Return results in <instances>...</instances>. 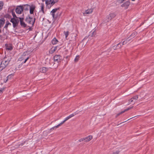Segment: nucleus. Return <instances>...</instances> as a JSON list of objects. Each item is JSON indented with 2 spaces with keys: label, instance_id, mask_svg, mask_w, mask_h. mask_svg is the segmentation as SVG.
Wrapping results in <instances>:
<instances>
[{
  "label": "nucleus",
  "instance_id": "obj_1",
  "mask_svg": "<svg viewBox=\"0 0 154 154\" xmlns=\"http://www.w3.org/2000/svg\"><path fill=\"white\" fill-rule=\"evenodd\" d=\"M10 61L5 59L2 61L0 65V72L2 71L8 65Z\"/></svg>",
  "mask_w": 154,
  "mask_h": 154
},
{
  "label": "nucleus",
  "instance_id": "obj_2",
  "mask_svg": "<svg viewBox=\"0 0 154 154\" xmlns=\"http://www.w3.org/2000/svg\"><path fill=\"white\" fill-rule=\"evenodd\" d=\"M35 18L34 19L32 17H31L29 15H28L25 18V21L26 22L29 24H32L33 25L35 21Z\"/></svg>",
  "mask_w": 154,
  "mask_h": 154
},
{
  "label": "nucleus",
  "instance_id": "obj_3",
  "mask_svg": "<svg viewBox=\"0 0 154 154\" xmlns=\"http://www.w3.org/2000/svg\"><path fill=\"white\" fill-rule=\"evenodd\" d=\"M19 21L18 18H12L11 19L10 22L12 23L13 27L14 28L18 26Z\"/></svg>",
  "mask_w": 154,
  "mask_h": 154
},
{
  "label": "nucleus",
  "instance_id": "obj_4",
  "mask_svg": "<svg viewBox=\"0 0 154 154\" xmlns=\"http://www.w3.org/2000/svg\"><path fill=\"white\" fill-rule=\"evenodd\" d=\"M53 58L55 63H59L61 62L62 57L60 55H56Z\"/></svg>",
  "mask_w": 154,
  "mask_h": 154
},
{
  "label": "nucleus",
  "instance_id": "obj_5",
  "mask_svg": "<svg viewBox=\"0 0 154 154\" xmlns=\"http://www.w3.org/2000/svg\"><path fill=\"white\" fill-rule=\"evenodd\" d=\"M54 4L51 0H47L46 1V7L50 9Z\"/></svg>",
  "mask_w": 154,
  "mask_h": 154
},
{
  "label": "nucleus",
  "instance_id": "obj_6",
  "mask_svg": "<svg viewBox=\"0 0 154 154\" xmlns=\"http://www.w3.org/2000/svg\"><path fill=\"white\" fill-rule=\"evenodd\" d=\"M22 5L17 6L15 9V11L17 14H20L23 11V8Z\"/></svg>",
  "mask_w": 154,
  "mask_h": 154
},
{
  "label": "nucleus",
  "instance_id": "obj_7",
  "mask_svg": "<svg viewBox=\"0 0 154 154\" xmlns=\"http://www.w3.org/2000/svg\"><path fill=\"white\" fill-rule=\"evenodd\" d=\"M18 19H20V24L21 26L23 28H25L26 26V24L24 22V18L19 17Z\"/></svg>",
  "mask_w": 154,
  "mask_h": 154
},
{
  "label": "nucleus",
  "instance_id": "obj_8",
  "mask_svg": "<svg viewBox=\"0 0 154 154\" xmlns=\"http://www.w3.org/2000/svg\"><path fill=\"white\" fill-rule=\"evenodd\" d=\"M77 36V35L76 34L74 33L71 34V37L70 41L73 42H75L76 41V38Z\"/></svg>",
  "mask_w": 154,
  "mask_h": 154
},
{
  "label": "nucleus",
  "instance_id": "obj_9",
  "mask_svg": "<svg viewBox=\"0 0 154 154\" xmlns=\"http://www.w3.org/2000/svg\"><path fill=\"white\" fill-rule=\"evenodd\" d=\"M60 9V8H56L53 9L51 12V14L52 15V16L53 18H56V17L55 16V13L57 11L59 10Z\"/></svg>",
  "mask_w": 154,
  "mask_h": 154
},
{
  "label": "nucleus",
  "instance_id": "obj_10",
  "mask_svg": "<svg viewBox=\"0 0 154 154\" xmlns=\"http://www.w3.org/2000/svg\"><path fill=\"white\" fill-rule=\"evenodd\" d=\"M130 4V2L129 1H127L125 3L122 4L121 5V7H124L125 9H127L129 5Z\"/></svg>",
  "mask_w": 154,
  "mask_h": 154
},
{
  "label": "nucleus",
  "instance_id": "obj_11",
  "mask_svg": "<svg viewBox=\"0 0 154 154\" xmlns=\"http://www.w3.org/2000/svg\"><path fill=\"white\" fill-rule=\"evenodd\" d=\"M116 15L115 13H111L107 16V17L108 20H111L112 19L115 17Z\"/></svg>",
  "mask_w": 154,
  "mask_h": 154
},
{
  "label": "nucleus",
  "instance_id": "obj_12",
  "mask_svg": "<svg viewBox=\"0 0 154 154\" xmlns=\"http://www.w3.org/2000/svg\"><path fill=\"white\" fill-rule=\"evenodd\" d=\"M36 7L34 5H32L30 6V13L31 14H33L34 11L35 10Z\"/></svg>",
  "mask_w": 154,
  "mask_h": 154
},
{
  "label": "nucleus",
  "instance_id": "obj_13",
  "mask_svg": "<svg viewBox=\"0 0 154 154\" xmlns=\"http://www.w3.org/2000/svg\"><path fill=\"white\" fill-rule=\"evenodd\" d=\"M133 107V106L129 107L128 108L126 109H125L124 111H122L121 112L117 114L116 115V117L117 118V117H118L120 115H121V114H122V113H124V112H125L127 111H128L130 109H132Z\"/></svg>",
  "mask_w": 154,
  "mask_h": 154
},
{
  "label": "nucleus",
  "instance_id": "obj_14",
  "mask_svg": "<svg viewBox=\"0 0 154 154\" xmlns=\"http://www.w3.org/2000/svg\"><path fill=\"white\" fill-rule=\"evenodd\" d=\"M84 142H87L90 141L93 138V136L91 135L88 136L87 137H84Z\"/></svg>",
  "mask_w": 154,
  "mask_h": 154
},
{
  "label": "nucleus",
  "instance_id": "obj_15",
  "mask_svg": "<svg viewBox=\"0 0 154 154\" xmlns=\"http://www.w3.org/2000/svg\"><path fill=\"white\" fill-rule=\"evenodd\" d=\"M30 6V5L27 4L22 5V6L23 8V10H25V11H28L29 9Z\"/></svg>",
  "mask_w": 154,
  "mask_h": 154
},
{
  "label": "nucleus",
  "instance_id": "obj_16",
  "mask_svg": "<svg viewBox=\"0 0 154 154\" xmlns=\"http://www.w3.org/2000/svg\"><path fill=\"white\" fill-rule=\"evenodd\" d=\"M41 10L39 11V12H42L43 14H45V12L44 10V9L45 8L44 4L43 3H41Z\"/></svg>",
  "mask_w": 154,
  "mask_h": 154
},
{
  "label": "nucleus",
  "instance_id": "obj_17",
  "mask_svg": "<svg viewBox=\"0 0 154 154\" xmlns=\"http://www.w3.org/2000/svg\"><path fill=\"white\" fill-rule=\"evenodd\" d=\"M75 116V114H72L69 116H67L65 119L64 120H63L62 122H61L62 124H63L68 119L71 118V117L74 116Z\"/></svg>",
  "mask_w": 154,
  "mask_h": 154
},
{
  "label": "nucleus",
  "instance_id": "obj_18",
  "mask_svg": "<svg viewBox=\"0 0 154 154\" xmlns=\"http://www.w3.org/2000/svg\"><path fill=\"white\" fill-rule=\"evenodd\" d=\"M75 116V114H72L69 116H67L65 119L64 120H63L62 122H61L62 124H63L68 119L71 118V117L74 116Z\"/></svg>",
  "mask_w": 154,
  "mask_h": 154
},
{
  "label": "nucleus",
  "instance_id": "obj_19",
  "mask_svg": "<svg viewBox=\"0 0 154 154\" xmlns=\"http://www.w3.org/2000/svg\"><path fill=\"white\" fill-rule=\"evenodd\" d=\"M5 20L4 18H2L0 19V28H2L5 23Z\"/></svg>",
  "mask_w": 154,
  "mask_h": 154
},
{
  "label": "nucleus",
  "instance_id": "obj_20",
  "mask_svg": "<svg viewBox=\"0 0 154 154\" xmlns=\"http://www.w3.org/2000/svg\"><path fill=\"white\" fill-rule=\"evenodd\" d=\"M138 95H136V96H135L131 98L130 100L129 101L130 102V103H134V102L133 101V100H134L135 101H136L138 99Z\"/></svg>",
  "mask_w": 154,
  "mask_h": 154
},
{
  "label": "nucleus",
  "instance_id": "obj_21",
  "mask_svg": "<svg viewBox=\"0 0 154 154\" xmlns=\"http://www.w3.org/2000/svg\"><path fill=\"white\" fill-rule=\"evenodd\" d=\"M57 47H52L49 51L50 53L52 54L54 52L57 50Z\"/></svg>",
  "mask_w": 154,
  "mask_h": 154
},
{
  "label": "nucleus",
  "instance_id": "obj_22",
  "mask_svg": "<svg viewBox=\"0 0 154 154\" xmlns=\"http://www.w3.org/2000/svg\"><path fill=\"white\" fill-rule=\"evenodd\" d=\"M132 39V38L129 37L128 38H127L125 40L123 41V44H127L128 43L130 42Z\"/></svg>",
  "mask_w": 154,
  "mask_h": 154
},
{
  "label": "nucleus",
  "instance_id": "obj_23",
  "mask_svg": "<svg viewBox=\"0 0 154 154\" xmlns=\"http://www.w3.org/2000/svg\"><path fill=\"white\" fill-rule=\"evenodd\" d=\"M137 34V32H133L130 36V37L132 38V39L134 38Z\"/></svg>",
  "mask_w": 154,
  "mask_h": 154
},
{
  "label": "nucleus",
  "instance_id": "obj_24",
  "mask_svg": "<svg viewBox=\"0 0 154 154\" xmlns=\"http://www.w3.org/2000/svg\"><path fill=\"white\" fill-rule=\"evenodd\" d=\"M58 42L57 40L55 38H54L52 40V43L53 45L56 44Z\"/></svg>",
  "mask_w": 154,
  "mask_h": 154
},
{
  "label": "nucleus",
  "instance_id": "obj_25",
  "mask_svg": "<svg viewBox=\"0 0 154 154\" xmlns=\"http://www.w3.org/2000/svg\"><path fill=\"white\" fill-rule=\"evenodd\" d=\"M62 124L61 122L58 125H57L54 126L50 129V130L52 131L55 128H58L60 126H61Z\"/></svg>",
  "mask_w": 154,
  "mask_h": 154
},
{
  "label": "nucleus",
  "instance_id": "obj_26",
  "mask_svg": "<svg viewBox=\"0 0 154 154\" xmlns=\"http://www.w3.org/2000/svg\"><path fill=\"white\" fill-rule=\"evenodd\" d=\"M93 10L92 9H88L85 11V14H90L92 12Z\"/></svg>",
  "mask_w": 154,
  "mask_h": 154
},
{
  "label": "nucleus",
  "instance_id": "obj_27",
  "mask_svg": "<svg viewBox=\"0 0 154 154\" xmlns=\"http://www.w3.org/2000/svg\"><path fill=\"white\" fill-rule=\"evenodd\" d=\"M12 15L13 16V18H18L19 17H18L15 14V13L14 11V10H12L11 11Z\"/></svg>",
  "mask_w": 154,
  "mask_h": 154
},
{
  "label": "nucleus",
  "instance_id": "obj_28",
  "mask_svg": "<svg viewBox=\"0 0 154 154\" xmlns=\"http://www.w3.org/2000/svg\"><path fill=\"white\" fill-rule=\"evenodd\" d=\"M48 68L46 67H43L42 68V71L43 73L46 72L48 70Z\"/></svg>",
  "mask_w": 154,
  "mask_h": 154
},
{
  "label": "nucleus",
  "instance_id": "obj_29",
  "mask_svg": "<svg viewBox=\"0 0 154 154\" xmlns=\"http://www.w3.org/2000/svg\"><path fill=\"white\" fill-rule=\"evenodd\" d=\"M11 24L8 21H7L6 22V23L4 27V28L7 29L8 28V25H11Z\"/></svg>",
  "mask_w": 154,
  "mask_h": 154
},
{
  "label": "nucleus",
  "instance_id": "obj_30",
  "mask_svg": "<svg viewBox=\"0 0 154 154\" xmlns=\"http://www.w3.org/2000/svg\"><path fill=\"white\" fill-rule=\"evenodd\" d=\"M119 44H117L113 47V48L114 50H116L120 48V46H119Z\"/></svg>",
  "mask_w": 154,
  "mask_h": 154
},
{
  "label": "nucleus",
  "instance_id": "obj_31",
  "mask_svg": "<svg viewBox=\"0 0 154 154\" xmlns=\"http://www.w3.org/2000/svg\"><path fill=\"white\" fill-rule=\"evenodd\" d=\"M11 76H13V75L11 74V75H8V76H7V79H5V80H4V82H5L6 83L7 81L8 80V79H11Z\"/></svg>",
  "mask_w": 154,
  "mask_h": 154
},
{
  "label": "nucleus",
  "instance_id": "obj_32",
  "mask_svg": "<svg viewBox=\"0 0 154 154\" xmlns=\"http://www.w3.org/2000/svg\"><path fill=\"white\" fill-rule=\"evenodd\" d=\"M4 17L6 18H8V19L11 18V16L9 14H6L4 16Z\"/></svg>",
  "mask_w": 154,
  "mask_h": 154
},
{
  "label": "nucleus",
  "instance_id": "obj_33",
  "mask_svg": "<svg viewBox=\"0 0 154 154\" xmlns=\"http://www.w3.org/2000/svg\"><path fill=\"white\" fill-rule=\"evenodd\" d=\"M64 33L65 35V38H67L68 35L69 34V32L68 31L66 32L64 31Z\"/></svg>",
  "mask_w": 154,
  "mask_h": 154
},
{
  "label": "nucleus",
  "instance_id": "obj_34",
  "mask_svg": "<svg viewBox=\"0 0 154 154\" xmlns=\"http://www.w3.org/2000/svg\"><path fill=\"white\" fill-rule=\"evenodd\" d=\"M4 4L2 1H0V11L2 9Z\"/></svg>",
  "mask_w": 154,
  "mask_h": 154
},
{
  "label": "nucleus",
  "instance_id": "obj_35",
  "mask_svg": "<svg viewBox=\"0 0 154 154\" xmlns=\"http://www.w3.org/2000/svg\"><path fill=\"white\" fill-rule=\"evenodd\" d=\"M79 58V55L77 56L74 59V61L75 62H77Z\"/></svg>",
  "mask_w": 154,
  "mask_h": 154
},
{
  "label": "nucleus",
  "instance_id": "obj_36",
  "mask_svg": "<svg viewBox=\"0 0 154 154\" xmlns=\"http://www.w3.org/2000/svg\"><path fill=\"white\" fill-rule=\"evenodd\" d=\"M117 2L120 4L124 2V0H117Z\"/></svg>",
  "mask_w": 154,
  "mask_h": 154
},
{
  "label": "nucleus",
  "instance_id": "obj_37",
  "mask_svg": "<svg viewBox=\"0 0 154 154\" xmlns=\"http://www.w3.org/2000/svg\"><path fill=\"white\" fill-rule=\"evenodd\" d=\"M118 44H119V46H120V48L122 46V45H123L124 44H123V42H120L119 43H118Z\"/></svg>",
  "mask_w": 154,
  "mask_h": 154
},
{
  "label": "nucleus",
  "instance_id": "obj_38",
  "mask_svg": "<svg viewBox=\"0 0 154 154\" xmlns=\"http://www.w3.org/2000/svg\"><path fill=\"white\" fill-rule=\"evenodd\" d=\"M85 139L84 138H81L80 139H79L78 140V141L79 142L84 141Z\"/></svg>",
  "mask_w": 154,
  "mask_h": 154
},
{
  "label": "nucleus",
  "instance_id": "obj_39",
  "mask_svg": "<svg viewBox=\"0 0 154 154\" xmlns=\"http://www.w3.org/2000/svg\"><path fill=\"white\" fill-rule=\"evenodd\" d=\"M96 34V32L95 31H94L92 33V35H91V36H95Z\"/></svg>",
  "mask_w": 154,
  "mask_h": 154
},
{
  "label": "nucleus",
  "instance_id": "obj_40",
  "mask_svg": "<svg viewBox=\"0 0 154 154\" xmlns=\"http://www.w3.org/2000/svg\"><path fill=\"white\" fill-rule=\"evenodd\" d=\"M51 1L54 2V4L57 3L58 1V0H51Z\"/></svg>",
  "mask_w": 154,
  "mask_h": 154
},
{
  "label": "nucleus",
  "instance_id": "obj_41",
  "mask_svg": "<svg viewBox=\"0 0 154 154\" xmlns=\"http://www.w3.org/2000/svg\"><path fill=\"white\" fill-rule=\"evenodd\" d=\"M119 153V151H116L115 152H114L112 154H118Z\"/></svg>",
  "mask_w": 154,
  "mask_h": 154
},
{
  "label": "nucleus",
  "instance_id": "obj_42",
  "mask_svg": "<svg viewBox=\"0 0 154 154\" xmlns=\"http://www.w3.org/2000/svg\"><path fill=\"white\" fill-rule=\"evenodd\" d=\"M29 57H27L24 60L23 63H25L26 61L27 60L29 59Z\"/></svg>",
  "mask_w": 154,
  "mask_h": 154
},
{
  "label": "nucleus",
  "instance_id": "obj_43",
  "mask_svg": "<svg viewBox=\"0 0 154 154\" xmlns=\"http://www.w3.org/2000/svg\"><path fill=\"white\" fill-rule=\"evenodd\" d=\"M4 89L1 88L0 89V93L1 92L2 93V91L4 90Z\"/></svg>",
  "mask_w": 154,
  "mask_h": 154
},
{
  "label": "nucleus",
  "instance_id": "obj_44",
  "mask_svg": "<svg viewBox=\"0 0 154 154\" xmlns=\"http://www.w3.org/2000/svg\"><path fill=\"white\" fill-rule=\"evenodd\" d=\"M136 116H135V117H136ZM135 117V116H134V117H132V118H130V119H128L127 121H128V120H130V119H132V118H134V117Z\"/></svg>",
  "mask_w": 154,
  "mask_h": 154
},
{
  "label": "nucleus",
  "instance_id": "obj_45",
  "mask_svg": "<svg viewBox=\"0 0 154 154\" xmlns=\"http://www.w3.org/2000/svg\"><path fill=\"white\" fill-rule=\"evenodd\" d=\"M42 2H44L45 1L46 2V0H42Z\"/></svg>",
  "mask_w": 154,
  "mask_h": 154
},
{
  "label": "nucleus",
  "instance_id": "obj_46",
  "mask_svg": "<svg viewBox=\"0 0 154 154\" xmlns=\"http://www.w3.org/2000/svg\"><path fill=\"white\" fill-rule=\"evenodd\" d=\"M127 121H125V122H122V123H120V124H122V123H124V122H126Z\"/></svg>",
  "mask_w": 154,
  "mask_h": 154
},
{
  "label": "nucleus",
  "instance_id": "obj_47",
  "mask_svg": "<svg viewBox=\"0 0 154 154\" xmlns=\"http://www.w3.org/2000/svg\"><path fill=\"white\" fill-rule=\"evenodd\" d=\"M29 29L30 30H31V28L30 27H29Z\"/></svg>",
  "mask_w": 154,
  "mask_h": 154
},
{
  "label": "nucleus",
  "instance_id": "obj_48",
  "mask_svg": "<svg viewBox=\"0 0 154 154\" xmlns=\"http://www.w3.org/2000/svg\"><path fill=\"white\" fill-rule=\"evenodd\" d=\"M1 29H0V33H1Z\"/></svg>",
  "mask_w": 154,
  "mask_h": 154
},
{
  "label": "nucleus",
  "instance_id": "obj_49",
  "mask_svg": "<svg viewBox=\"0 0 154 154\" xmlns=\"http://www.w3.org/2000/svg\"><path fill=\"white\" fill-rule=\"evenodd\" d=\"M132 1H135V0H131Z\"/></svg>",
  "mask_w": 154,
  "mask_h": 154
},
{
  "label": "nucleus",
  "instance_id": "obj_50",
  "mask_svg": "<svg viewBox=\"0 0 154 154\" xmlns=\"http://www.w3.org/2000/svg\"><path fill=\"white\" fill-rule=\"evenodd\" d=\"M35 15H36V13H35Z\"/></svg>",
  "mask_w": 154,
  "mask_h": 154
}]
</instances>
